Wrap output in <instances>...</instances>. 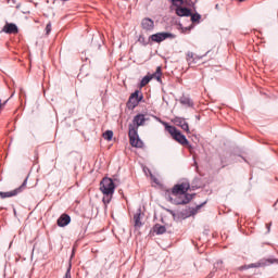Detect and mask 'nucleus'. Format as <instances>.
<instances>
[{"mask_svg":"<svg viewBox=\"0 0 278 278\" xmlns=\"http://www.w3.org/2000/svg\"><path fill=\"white\" fill-rule=\"evenodd\" d=\"M51 29H52L51 22H49L46 26V36H49V34H51Z\"/></svg>","mask_w":278,"mask_h":278,"instance_id":"26","label":"nucleus"},{"mask_svg":"<svg viewBox=\"0 0 278 278\" xmlns=\"http://www.w3.org/2000/svg\"><path fill=\"white\" fill-rule=\"evenodd\" d=\"M190 190V182H181L177 184L172 188V194L174 197L179 195L176 199H173V197H168L169 203H173V205H188L190 201H192L195 197L194 193L190 194L188 191Z\"/></svg>","mask_w":278,"mask_h":278,"instance_id":"1","label":"nucleus"},{"mask_svg":"<svg viewBox=\"0 0 278 278\" xmlns=\"http://www.w3.org/2000/svg\"><path fill=\"white\" fill-rule=\"evenodd\" d=\"M62 1H68V0H62Z\"/></svg>","mask_w":278,"mask_h":278,"instance_id":"39","label":"nucleus"},{"mask_svg":"<svg viewBox=\"0 0 278 278\" xmlns=\"http://www.w3.org/2000/svg\"><path fill=\"white\" fill-rule=\"evenodd\" d=\"M189 16L191 17V23H201V14L191 12Z\"/></svg>","mask_w":278,"mask_h":278,"instance_id":"21","label":"nucleus"},{"mask_svg":"<svg viewBox=\"0 0 278 278\" xmlns=\"http://www.w3.org/2000/svg\"><path fill=\"white\" fill-rule=\"evenodd\" d=\"M175 12H176L177 16H180V17L192 16V10H190L187 7L180 5V7L176 8Z\"/></svg>","mask_w":278,"mask_h":278,"instance_id":"12","label":"nucleus"},{"mask_svg":"<svg viewBox=\"0 0 278 278\" xmlns=\"http://www.w3.org/2000/svg\"><path fill=\"white\" fill-rule=\"evenodd\" d=\"M237 1H239V3H242V2H244V1H247V0H237Z\"/></svg>","mask_w":278,"mask_h":278,"instance_id":"36","label":"nucleus"},{"mask_svg":"<svg viewBox=\"0 0 278 278\" xmlns=\"http://www.w3.org/2000/svg\"><path fill=\"white\" fill-rule=\"evenodd\" d=\"M152 79H156L159 84H162V67L157 66L155 73L149 74Z\"/></svg>","mask_w":278,"mask_h":278,"instance_id":"17","label":"nucleus"},{"mask_svg":"<svg viewBox=\"0 0 278 278\" xmlns=\"http://www.w3.org/2000/svg\"><path fill=\"white\" fill-rule=\"evenodd\" d=\"M147 122V118H144V114H137L132 123L128 126V138L130 146L135 149H142L144 147V142L140 140V136L138 135V127H141Z\"/></svg>","mask_w":278,"mask_h":278,"instance_id":"2","label":"nucleus"},{"mask_svg":"<svg viewBox=\"0 0 278 278\" xmlns=\"http://www.w3.org/2000/svg\"><path fill=\"white\" fill-rule=\"evenodd\" d=\"M169 1L173 5H175V8H179L184 3V0H169Z\"/></svg>","mask_w":278,"mask_h":278,"instance_id":"24","label":"nucleus"},{"mask_svg":"<svg viewBox=\"0 0 278 278\" xmlns=\"http://www.w3.org/2000/svg\"><path fill=\"white\" fill-rule=\"evenodd\" d=\"M215 9H216V10H220V8H219V5H218V4H216V5H215Z\"/></svg>","mask_w":278,"mask_h":278,"instance_id":"35","label":"nucleus"},{"mask_svg":"<svg viewBox=\"0 0 278 278\" xmlns=\"http://www.w3.org/2000/svg\"><path fill=\"white\" fill-rule=\"evenodd\" d=\"M194 61V52H187V62H193Z\"/></svg>","mask_w":278,"mask_h":278,"instance_id":"25","label":"nucleus"},{"mask_svg":"<svg viewBox=\"0 0 278 278\" xmlns=\"http://www.w3.org/2000/svg\"><path fill=\"white\" fill-rule=\"evenodd\" d=\"M141 27L144 31H153L155 29V22L150 17H146L141 21Z\"/></svg>","mask_w":278,"mask_h":278,"instance_id":"10","label":"nucleus"},{"mask_svg":"<svg viewBox=\"0 0 278 278\" xmlns=\"http://www.w3.org/2000/svg\"><path fill=\"white\" fill-rule=\"evenodd\" d=\"M111 201H112V194H103L102 202L104 203V205L110 204Z\"/></svg>","mask_w":278,"mask_h":278,"instance_id":"23","label":"nucleus"},{"mask_svg":"<svg viewBox=\"0 0 278 278\" xmlns=\"http://www.w3.org/2000/svg\"><path fill=\"white\" fill-rule=\"evenodd\" d=\"M223 264V261H217L216 264L214 265V268H218Z\"/></svg>","mask_w":278,"mask_h":278,"instance_id":"29","label":"nucleus"},{"mask_svg":"<svg viewBox=\"0 0 278 278\" xmlns=\"http://www.w3.org/2000/svg\"><path fill=\"white\" fill-rule=\"evenodd\" d=\"M152 79V76L146 75L140 81V88H144Z\"/></svg>","mask_w":278,"mask_h":278,"instance_id":"20","label":"nucleus"},{"mask_svg":"<svg viewBox=\"0 0 278 278\" xmlns=\"http://www.w3.org/2000/svg\"><path fill=\"white\" fill-rule=\"evenodd\" d=\"M273 224H266L267 233H270V227Z\"/></svg>","mask_w":278,"mask_h":278,"instance_id":"30","label":"nucleus"},{"mask_svg":"<svg viewBox=\"0 0 278 278\" xmlns=\"http://www.w3.org/2000/svg\"><path fill=\"white\" fill-rule=\"evenodd\" d=\"M3 105H5V102L2 103V102H1V99H0V110H1V108H3Z\"/></svg>","mask_w":278,"mask_h":278,"instance_id":"33","label":"nucleus"},{"mask_svg":"<svg viewBox=\"0 0 278 278\" xmlns=\"http://www.w3.org/2000/svg\"><path fill=\"white\" fill-rule=\"evenodd\" d=\"M73 257H75V245L73 247L72 253H71V260H73Z\"/></svg>","mask_w":278,"mask_h":278,"instance_id":"31","label":"nucleus"},{"mask_svg":"<svg viewBox=\"0 0 278 278\" xmlns=\"http://www.w3.org/2000/svg\"><path fill=\"white\" fill-rule=\"evenodd\" d=\"M3 34H9V35H16L18 34V26H16V24L14 23H7L2 30Z\"/></svg>","mask_w":278,"mask_h":278,"instance_id":"11","label":"nucleus"},{"mask_svg":"<svg viewBox=\"0 0 278 278\" xmlns=\"http://www.w3.org/2000/svg\"><path fill=\"white\" fill-rule=\"evenodd\" d=\"M194 166H197V161H194Z\"/></svg>","mask_w":278,"mask_h":278,"instance_id":"37","label":"nucleus"},{"mask_svg":"<svg viewBox=\"0 0 278 278\" xmlns=\"http://www.w3.org/2000/svg\"><path fill=\"white\" fill-rule=\"evenodd\" d=\"M102 136H103L104 140L110 141V140H112V138H114V131L106 130L105 132H103Z\"/></svg>","mask_w":278,"mask_h":278,"instance_id":"22","label":"nucleus"},{"mask_svg":"<svg viewBox=\"0 0 278 278\" xmlns=\"http://www.w3.org/2000/svg\"><path fill=\"white\" fill-rule=\"evenodd\" d=\"M137 42H140L142 45V47H147L149 45H152L151 40H150V37L147 40V38H144V35H139Z\"/></svg>","mask_w":278,"mask_h":278,"instance_id":"19","label":"nucleus"},{"mask_svg":"<svg viewBox=\"0 0 278 278\" xmlns=\"http://www.w3.org/2000/svg\"><path fill=\"white\" fill-rule=\"evenodd\" d=\"M270 264H278V258H266L257 263H251L239 267V270H249V268H262V266H270Z\"/></svg>","mask_w":278,"mask_h":278,"instance_id":"6","label":"nucleus"},{"mask_svg":"<svg viewBox=\"0 0 278 278\" xmlns=\"http://www.w3.org/2000/svg\"><path fill=\"white\" fill-rule=\"evenodd\" d=\"M153 231H154V233H156V236H162V235L166 233V226L155 224L153 227Z\"/></svg>","mask_w":278,"mask_h":278,"instance_id":"18","label":"nucleus"},{"mask_svg":"<svg viewBox=\"0 0 278 278\" xmlns=\"http://www.w3.org/2000/svg\"><path fill=\"white\" fill-rule=\"evenodd\" d=\"M206 202H203L200 205H197L195 207H191L189 208V212L186 213V218H190V216H194V214H197L199 212V210H201V207H203V205H205Z\"/></svg>","mask_w":278,"mask_h":278,"instance_id":"16","label":"nucleus"},{"mask_svg":"<svg viewBox=\"0 0 278 278\" xmlns=\"http://www.w3.org/2000/svg\"><path fill=\"white\" fill-rule=\"evenodd\" d=\"M142 99H144V96L142 94V92L140 90H135L130 94V97L126 103L128 110H136V108H138V105H140V102L142 101Z\"/></svg>","mask_w":278,"mask_h":278,"instance_id":"4","label":"nucleus"},{"mask_svg":"<svg viewBox=\"0 0 278 278\" xmlns=\"http://www.w3.org/2000/svg\"><path fill=\"white\" fill-rule=\"evenodd\" d=\"M170 214H173V211H169Z\"/></svg>","mask_w":278,"mask_h":278,"instance_id":"38","label":"nucleus"},{"mask_svg":"<svg viewBox=\"0 0 278 278\" xmlns=\"http://www.w3.org/2000/svg\"><path fill=\"white\" fill-rule=\"evenodd\" d=\"M212 277H214V271H212V273L207 276V278H212Z\"/></svg>","mask_w":278,"mask_h":278,"instance_id":"34","label":"nucleus"},{"mask_svg":"<svg viewBox=\"0 0 278 278\" xmlns=\"http://www.w3.org/2000/svg\"><path fill=\"white\" fill-rule=\"evenodd\" d=\"M179 101L181 105H187V108H194V102L189 98V96H181Z\"/></svg>","mask_w":278,"mask_h":278,"instance_id":"15","label":"nucleus"},{"mask_svg":"<svg viewBox=\"0 0 278 278\" xmlns=\"http://www.w3.org/2000/svg\"><path fill=\"white\" fill-rule=\"evenodd\" d=\"M191 29H192V27H181V33L188 34V31H190Z\"/></svg>","mask_w":278,"mask_h":278,"instance_id":"28","label":"nucleus"},{"mask_svg":"<svg viewBox=\"0 0 278 278\" xmlns=\"http://www.w3.org/2000/svg\"><path fill=\"white\" fill-rule=\"evenodd\" d=\"M167 38H175V35L168 31L156 33L150 36L151 43L152 42H164Z\"/></svg>","mask_w":278,"mask_h":278,"instance_id":"8","label":"nucleus"},{"mask_svg":"<svg viewBox=\"0 0 278 278\" xmlns=\"http://www.w3.org/2000/svg\"><path fill=\"white\" fill-rule=\"evenodd\" d=\"M71 223V216L68 214H62L56 224L59 227H66Z\"/></svg>","mask_w":278,"mask_h":278,"instance_id":"13","label":"nucleus"},{"mask_svg":"<svg viewBox=\"0 0 278 278\" xmlns=\"http://www.w3.org/2000/svg\"><path fill=\"white\" fill-rule=\"evenodd\" d=\"M100 190L102 194H114L116 185L112 178L104 177L100 182Z\"/></svg>","mask_w":278,"mask_h":278,"instance_id":"5","label":"nucleus"},{"mask_svg":"<svg viewBox=\"0 0 278 278\" xmlns=\"http://www.w3.org/2000/svg\"><path fill=\"white\" fill-rule=\"evenodd\" d=\"M64 278H71V262H68V267Z\"/></svg>","mask_w":278,"mask_h":278,"instance_id":"27","label":"nucleus"},{"mask_svg":"<svg viewBox=\"0 0 278 278\" xmlns=\"http://www.w3.org/2000/svg\"><path fill=\"white\" fill-rule=\"evenodd\" d=\"M142 217V208H138L137 213L134 215L135 228L140 229L142 227V222L140 220Z\"/></svg>","mask_w":278,"mask_h":278,"instance_id":"14","label":"nucleus"},{"mask_svg":"<svg viewBox=\"0 0 278 278\" xmlns=\"http://www.w3.org/2000/svg\"><path fill=\"white\" fill-rule=\"evenodd\" d=\"M25 188H27V177L24 179L23 184L18 188L7 192L0 191V197L1 199H10L12 197H16V194H21V192H23Z\"/></svg>","mask_w":278,"mask_h":278,"instance_id":"7","label":"nucleus"},{"mask_svg":"<svg viewBox=\"0 0 278 278\" xmlns=\"http://www.w3.org/2000/svg\"><path fill=\"white\" fill-rule=\"evenodd\" d=\"M166 131L172 136L173 140L178 142V144H181L182 147H188L190 144V141H188V138H186V135L181 134V130L177 129V127L164 122L163 123Z\"/></svg>","mask_w":278,"mask_h":278,"instance_id":"3","label":"nucleus"},{"mask_svg":"<svg viewBox=\"0 0 278 278\" xmlns=\"http://www.w3.org/2000/svg\"><path fill=\"white\" fill-rule=\"evenodd\" d=\"M197 60H203V56H195L193 58V62L197 63Z\"/></svg>","mask_w":278,"mask_h":278,"instance_id":"32","label":"nucleus"},{"mask_svg":"<svg viewBox=\"0 0 278 278\" xmlns=\"http://www.w3.org/2000/svg\"><path fill=\"white\" fill-rule=\"evenodd\" d=\"M174 124L177 127H180V129H182L187 134H190V126L188 125V122H186V118H184V117H176L174 119Z\"/></svg>","mask_w":278,"mask_h":278,"instance_id":"9","label":"nucleus"}]
</instances>
